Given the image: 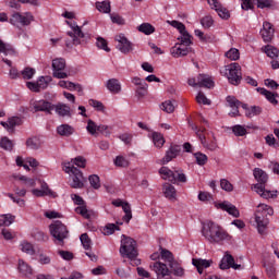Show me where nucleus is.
<instances>
[{"label": "nucleus", "instance_id": "obj_35", "mask_svg": "<svg viewBox=\"0 0 279 279\" xmlns=\"http://www.w3.org/2000/svg\"><path fill=\"white\" fill-rule=\"evenodd\" d=\"M16 219V216L12 214H4L0 216V228L2 226H12V222Z\"/></svg>", "mask_w": 279, "mask_h": 279}, {"label": "nucleus", "instance_id": "obj_3", "mask_svg": "<svg viewBox=\"0 0 279 279\" xmlns=\"http://www.w3.org/2000/svg\"><path fill=\"white\" fill-rule=\"evenodd\" d=\"M151 271H155L158 279L167 278V276H177V278H183L184 268L177 260L171 264H165L161 262H154L150 264Z\"/></svg>", "mask_w": 279, "mask_h": 279}, {"label": "nucleus", "instance_id": "obj_29", "mask_svg": "<svg viewBox=\"0 0 279 279\" xmlns=\"http://www.w3.org/2000/svg\"><path fill=\"white\" fill-rule=\"evenodd\" d=\"M75 132V129L69 124H61L57 128V134L59 136H72V134Z\"/></svg>", "mask_w": 279, "mask_h": 279}, {"label": "nucleus", "instance_id": "obj_5", "mask_svg": "<svg viewBox=\"0 0 279 279\" xmlns=\"http://www.w3.org/2000/svg\"><path fill=\"white\" fill-rule=\"evenodd\" d=\"M227 104L229 108H232V110L229 112V117H239V108H243L245 110V117L248 119H252V117H258L260 112H263V109L258 106H252L251 108L247 107V105L242 104L236 97L234 96H228L227 97Z\"/></svg>", "mask_w": 279, "mask_h": 279}, {"label": "nucleus", "instance_id": "obj_31", "mask_svg": "<svg viewBox=\"0 0 279 279\" xmlns=\"http://www.w3.org/2000/svg\"><path fill=\"white\" fill-rule=\"evenodd\" d=\"M160 256H161V260H163V264L167 265V267H168V265L175 262V259L173 258V253H171L167 248L160 247Z\"/></svg>", "mask_w": 279, "mask_h": 279}, {"label": "nucleus", "instance_id": "obj_36", "mask_svg": "<svg viewBox=\"0 0 279 279\" xmlns=\"http://www.w3.org/2000/svg\"><path fill=\"white\" fill-rule=\"evenodd\" d=\"M0 147L5 151H12L14 149V142L4 136L0 141Z\"/></svg>", "mask_w": 279, "mask_h": 279}, {"label": "nucleus", "instance_id": "obj_60", "mask_svg": "<svg viewBox=\"0 0 279 279\" xmlns=\"http://www.w3.org/2000/svg\"><path fill=\"white\" fill-rule=\"evenodd\" d=\"M216 12L218 16H220V19H223L225 21H228V19H230V11L223 8V5H221Z\"/></svg>", "mask_w": 279, "mask_h": 279}, {"label": "nucleus", "instance_id": "obj_57", "mask_svg": "<svg viewBox=\"0 0 279 279\" xmlns=\"http://www.w3.org/2000/svg\"><path fill=\"white\" fill-rule=\"evenodd\" d=\"M116 230H119V226L114 223H108L104 229V234L110 236V234H114Z\"/></svg>", "mask_w": 279, "mask_h": 279}, {"label": "nucleus", "instance_id": "obj_28", "mask_svg": "<svg viewBox=\"0 0 279 279\" xmlns=\"http://www.w3.org/2000/svg\"><path fill=\"white\" fill-rule=\"evenodd\" d=\"M163 195L167 199H175V195L178 192L175 191V186L170 183H165L162 186Z\"/></svg>", "mask_w": 279, "mask_h": 279}, {"label": "nucleus", "instance_id": "obj_50", "mask_svg": "<svg viewBox=\"0 0 279 279\" xmlns=\"http://www.w3.org/2000/svg\"><path fill=\"white\" fill-rule=\"evenodd\" d=\"M88 180H89V184H90V186H93V189H95V190L101 189V182L99 180V175L92 174V175H89Z\"/></svg>", "mask_w": 279, "mask_h": 279}, {"label": "nucleus", "instance_id": "obj_11", "mask_svg": "<svg viewBox=\"0 0 279 279\" xmlns=\"http://www.w3.org/2000/svg\"><path fill=\"white\" fill-rule=\"evenodd\" d=\"M227 71H229L228 81L233 86H239L243 76L241 75V65L239 63H232L228 66Z\"/></svg>", "mask_w": 279, "mask_h": 279}, {"label": "nucleus", "instance_id": "obj_52", "mask_svg": "<svg viewBox=\"0 0 279 279\" xmlns=\"http://www.w3.org/2000/svg\"><path fill=\"white\" fill-rule=\"evenodd\" d=\"M215 23V21L213 20V16L210 15H206L201 20V25L205 28L208 29L210 27H213V24Z\"/></svg>", "mask_w": 279, "mask_h": 279}, {"label": "nucleus", "instance_id": "obj_18", "mask_svg": "<svg viewBox=\"0 0 279 279\" xmlns=\"http://www.w3.org/2000/svg\"><path fill=\"white\" fill-rule=\"evenodd\" d=\"M116 40L118 43L117 49H119L121 53H130V51H132V43L125 38V35H117Z\"/></svg>", "mask_w": 279, "mask_h": 279}, {"label": "nucleus", "instance_id": "obj_16", "mask_svg": "<svg viewBox=\"0 0 279 279\" xmlns=\"http://www.w3.org/2000/svg\"><path fill=\"white\" fill-rule=\"evenodd\" d=\"M52 110H54L58 117H62V118L68 117L69 119L73 117V111L71 110V106L64 102H58L57 105H52Z\"/></svg>", "mask_w": 279, "mask_h": 279}, {"label": "nucleus", "instance_id": "obj_49", "mask_svg": "<svg viewBox=\"0 0 279 279\" xmlns=\"http://www.w3.org/2000/svg\"><path fill=\"white\" fill-rule=\"evenodd\" d=\"M194 157L196 159L197 165H199L201 167H204V165L208 162V156H206V154L195 153Z\"/></svg>", "mask_w": 279, "mask_h": 279}, {"label": "nucleus", "instance_id": "obj_17", "mask_svg": "<svg viewBox=\"0 0 279 279\" xmlns=\"http://www.w3.org/2000/svg\"><path fill=\"white\" fill-rule=\"evenodd\" d=\"M216 208H220L221 210H225L226 213H228V215H231V217H235L238 219V217H241V213L239 211V208H236V206H234L232 203L230 202H222V203H218L216 204Z\"/></svg>", "mask_w": 279, "mask_h": 279}, {"label": "nucleus", "instance_id": "obj_6", "mask_svg": "<svg viewBox=\"0 0 279 279\" xmlns=\"http://www.w3.org/2000/svg\"><path fill=\"white\" fill-rule=\"evenodd\" d=\"M120 246V254L123 258H129L131 260V265H141V259H136L138 256V251L136 250V242L134 239L122 235Z\"/></svg>", "mask_w": 279, "mask_h": 279}, {"label": "nucleus", "instance_id": "obj_54", "mask_svg": "<svg viewBox=\"0 0 279 279\" xmlns=\"http://www.w3.org/2000/svg\"><path fill=\"white\" fill-rule=\"evenodd\" d=\"M70 162L73 165V167L76 166L80 167L81 169H84V167H86V159H84V157L82 156L72 159Z\"/></svg>", "mask_w": 279, "mask_h": 279}, {"label": "nucleus", "instance_id": "obj_56", "mask_svg": "<svg viewBox=\"0 0 279 279\" xmlns=\"http://www.w3.org/2000/svg\"><path fill=\"white\" fill-rule=\"evenodd\" d=\"M116 167H129L130 161L124 156H117L114 159Z\"/></svg>", "mask_w": 279, "mask_h": 279}, {"label": "nucleus", "instance_id": "obj_42", "mask_svg": "<svg viewBox=\"0 0 279 279\" xmlns=\"http://www.w3.org/2000/svg\"><path fill=\"white\" fill-rule=\"evenodd\" d=\"M234 136H245L247 134V129L241 124H235L231 128Z\"/></svg>", "mask_w": 279, "mask_h": 279}, {"label": "nucleus", "instance_id": "obj_15", "mask_svg": "<svg viewBox=\"0 0 279 279\" xmlns=\"http://www.w3.org/2000/svg\"><path fill=\"white\" fill-rule=\"evenodd\" d=\"M33 108L35 112H46L47 114H51L53 112V104L49 100H37L33 104Z\"/></svg>", "mask_w": 279, "mask_h": 279}, {"label": "nucleus", "instance_id": "obj_45", "mask_svg": "<svg viewBox=\"0 0 279 279\" xmlns=\"http://www.w3.org/2000/svg\"><path fill=\"white\" fill-rule=\"evenodd\" d=\"M161 110H163V112H167L168 114H171V112L175 110V105H173V101L171 100H166L161 104Z\"/></svg>", "mask_w": 279, "mask_h": 279}, {"label": "nucleus", "instance_id": "obj_27", "mask_svg": "<svg viewBox=\"0 0 279 279\" xmlns=\"http://www.w3.org/2000/svg\"><path fill=\"white\" fill-rule=\"evenodd\" d=\"M257 90L258 93H260V95H264V97H266L269 104H272V106H278V99H276V97H278V94L269 92L266 88H258Z\"/></svg>", "mask_w": 279, "mask_h": 279}, {"label": "nucleus", "instance_id": "obj_14", "mask_svg": "<svg viewBox=\"0 0 279 279\" xmlns=\"http://www.w3.org/2000/svg\"><path fill=\"white\" fill-rule=\"evenodd\" d=\"M180 151H182V146L178 144H171L161 160V165H168V162H171L173 158H178L180 156Z\"/></svg>", "mask_w": 279, "mask_h": 279}, {"label": "nucleus", "instance_id": "obj_62", "mask_svg": "<svg viewBox=\"0 0 279 279\" xmlns=\"http://www.w3.org/2000/svg\"><path fill=\"white\" fill-rule=\"evenodd\" d=\"M33 236H34V239H36V241H48V239H49V236L40 230H35L33 232Z\"/></svg>", "mask_w": 279, "mask_h": 279}, {"label": "nucleus", "instance_id": "obj_7", "mask_svg": "<svg viewBox=\"0 0 279 279\" xmlns=\"http://www.w3.org/2000/svg\"><path fill=\"white\" fill-rule=\"evenodd\" d=\"M159 175H161L162 180H168L172 184H175V182H180L181 184H186L187 179L186 174H184V171L182 170H171L169 167H161L159 169Z\"/></svg>", "mask_w": 279, "mask_h": 279}, {"label": "nucleus", "instance_id": "obj_64", "mask_svg": "<svg viewBox=\"0 0 279 279\" xmlns=\"http://www.w3.org/2000/svg\"><path fill=\"white\" fill-rule=\"evenodd\" d=\"M278 49L271 47V46H266L265 47V53L266 56H268V58H272V60L276 58L277 53H278Z\"/></svg>", "mask_w": 279, "mask_h": 279}, {"label": "nucleus", "instance_id": "obj_37", "mask_svg": "<svg viewBox=\"0 0 279 279\" xmlns=\"http://www.w3.org/2000/svg\"><path fill=\"white\" fill-rule=\"evenodd\" d=\"M153 143L155 147H162L165 145V136L162 133L153 132Z\"/></svg>", "mask_w": 279, "mask_h": 279}, {"label": "nucleus", "instance_id": "obj_47", "mask_svg": "<svg viewBox=\"0 0 279 279\" xmlns=\"http://www.w3.org/2000/svg\"><path fill=\"white\" fill-rule=\"evenodd\" d=\"M96 47H98V49H102L104 51L110 52V48L108 47V41L106 39H104V37H97L96 39Z\"/></svg>", "mask_w": 279, "mask_h": 279}, {"label": "nucleus", "instance_id": "obj_34", "mask_svg": "<svg viewBox=\"0 0 279 279\" xmlns=\"http://www.w3.org/2000/svg\"><path fill=\"white\" fill-rule=\"evenodd\" d=\"M138 32L142 34H145L146 36H150V34H154L156 32V27L149 23H143L137 27Z\"/></svg>", "mask_w": 279, "mask_h": 279}, {"label": "nucleus", "instance_id": "obj_26", "mask_svg": "<svg viewBox=\"0 0 279 279\" xmlns=\"http://www.w3.org/2000/svg\"><path fill=\"white\" fill-rule=\"evenodd\" d=\"M106 87L108 90H110L114 95H118V93H121V83L117 78L108 80L106 83Z\"/></svg>", "mask_w": 279, "mask_h": 279}, {"label": "nucleus", "instance_id": "obj_10", "mask_svg": "<svg viewBox=\"0 0 279 279\" xmlns=\"http://www.w3.org/2000/svg\"><path fill=\"white\" fill-rule=\"evenodd\" d=\"M62 165L63 171L65 173H71L72 175H74L72 184L73 189H82V186H84V183H82V171L74 167L71 162H63Z\"/></svg>", "mask_w": 279, "mask_h": 279}, {"label": "nucleus", "instance_id": "obj_46", "mask_svg": "<svg viewBox=\"0 0 279 279\" xmlns=\"http://www.w3.org/2000/svg\"><path fill=\"white\" fill-rule=\"evenodd\" d=\"M80 239L84 250H90V245H93V242L90 241L88 233L81 234Z\"/></svg>", "mask_w": 279, "mask_h": 279}, {"label": "nucleus", "instance_id": "obj_55", "mask_svg": "<svg viewBox=\"0 0 279 279\" xmlns=\"http://www.w3.org/2000/svg\"><path fill=\"white\" fill-rule=\"evenodd\" d=\"M226 58H228L229 60H239L240 58L239 49L231 48L229 51L226 52Z\"/></svg>", "mask_w": 279, "mask_h": 279}, {"label": "nucleus", "instance_id": "obj_33", "mask_svg": "<svg viewBox=\"0 0 279 279\" xmlns=\"http://www.w3.org/2000/svg\"><path fill=\"white\" fill-rule=\"evenodd\" d=\"M13 178H14V180H19L20 182H22L28 189H32V187L36 186V180H34L32 178H27V177L22 175V174H15V175H13Z\"/></svg>", "mask_w": 279, "mask_h": 279}, {"label": "nucleus", "instance_id": "obj_23", "mask_svg": "<svg viewBox=\"0 0 279 279\" xmlns=\"http://www.w3.org/2000/svg\"><path fill=\"white\" fill-rule=\"evenodd\" d=\"M207 132L206 129L203 130H198L196 132V135L198 136L202 145H204V147H207L210 149V151H215V149H217V144L215 142H211V144L208 145V141H206V136H207Z\"/></svg>", "mask_w": 279, "mask_h": 279}, {"label": "nucleus", "instance_id": "obj_12", "mask_svg": "<svg viewBox=\"0 0 279 279\" xmlns=\"http://www.w3.org/2000/svg\"><path fill=\"white\" fill-rule=\"evenodd\" d=\"M189 86H198L199 88H213L215 86V82L208 77L206 74H199L197 78H189Z\"/></svg>", "mask_w": 279, "mask_h": 279}, {"label": "nucleus", "instance_id": "obj_20", "mask_svg": "<svg viewBox=\"0 0 279 279\" xmlns=\"http://www.w3.org/2000/svg\"><path fill=\"white\" fill-rule=\"evenodd\" d=\"M260 36L264 43H271V39L274 38V26H271V23L264 22L263 29H260Z\"/></svg>", "mask_w": 279, "mask_h": 279}, {"label": "nucleus", "instance_id": "obj_53", "mask_svg": "<svg viewBox=\"0 0 279 279\" xmlns=\"http://www.w3.org/2000/svg\"><path fill=\"white\" fill-rule=\"evenodd\" d=\"M220 186L222 191H227V193H232V191H234V185H232V183H230V181L227 179H222L220 181Z\"/></svg>", "mask_w": 279, "mask_h": 279}, {"label": "nucleus", "instance_id": "obj_24", "mask_svg": "<svg viewBox=\"0 0 279 279\" xmlns=\"http://www.w3.org/2000/svg\"><path fill=\"white\" fill-rule=\"evenodd\" d=\"M20 124H21V118L19 117L10 118L8 122H1V125L4 126V129L8 130L10 134H14V129L16 128V125H20Z\"/></svg>", "mask_w": 279, "mask_h": 279}, {"label": "nucleus", "instance_id": "obj_25", "mask_svg": "<svg viewBox=\"0 0 279 279\" xmlns=\"http://www.w3.org/2000/svg\"><path fill=\"white\" fill-rule=\"evenodd\" d=\"M171 56L173 58L189 56V46H184L183 44L175 45L173 48H171Z\"/></svg>", "mask_w": 279, "mask_h": 279}, {"label": "nucleus", "instance_id": "obj_43", "mask_svg": "<svg viewBox=\"0 0 279 279\" xmlns=\"http://www.w3.org/2000/svg\"><path fill=\"white\" fill-rule=\"evenodd\" d=\"M50 82H51V76H40L37 81L39 90H45V88L49 86Z\"/></svg>", "mask_w": 279, "mask_h": 279}, {"label": "nucleus", "instance_id": "obj_48", "mask_svg": "<svg viewBox=\"0 0 279 279\" xmlns=\"http://www.w3.org/2000/svg\"><path fill=\"white\" fill-rule=\"evenodd\" d=\"M191 35L189 34V32H183L181 33V37L179 38V40H181V45H184L185 47H190L193 41H191Z\"/></svg>", "mask_w": 279, "mask_h": 279}, {"label": "nucleus", "instance_id": "obj_1", "mask_svg": "<svg viewBox=\"0 0 279 279\" xmlns=\"http://www.w3.org/2000/svg\"><path fill=\"white\" fill-rule=\"evenodd\" d=\"M202 226V234L209 243L221 244L232 239V235L215 221L206 220Z\"/></svg>", "mask_w": 279, "mask_h": 279}, {"label": "nucleus", "instance_id": "obj_41", "mask_svg": "<svg viewBox=\"0 0 279 279\" xmlns=\"http://www.w3.org/2000/svg\"><path fill=\"white\" fill-rule=\"evenodd\" d=\"M68 36H70L71 41L66 40L65 41V47H71L72 45H80V36H77V34H75V32H68Z\"/></svg>", "mask_w": 279, "mask_h": 279}, {"label": "nucleus", "instance_id": "obj_58", "mask_svg": "<svg viewBox=\"0 0 279 279\" xmlns=\"http://www.w3.org/2000/svg\"><path fill=\"white\" fill-rule=\"evenodd\" d=\"M135 94L140 99H143V97L147 95V83H143L142 86L137 87L135 89Z\"/></svg>", "mask_w": 279, "mask_h": 279}, {"label": "nucleus", "instance_id": "obj_63", "mask_svg": "<svg viewBox=\"0 0 279 279\" xmlns=\"http://www.w3.org/2000/svg\"><path fill=\"white\" fill-rule=\"evenodd\" d=\"M197 104H203L204 106H210V100L206 98L204 93L199 92L196 96Z\"/></svg>", "mask_w": 279, "mask_h": 279}, {"label": "nucleus", "instance_id": "obj_30", "mask_svg": "<svg viewBox=\"0 0 279 279\" xmlns=\"http://www.w3.org/2000/svg\"><path fill=\"white\" fill-rule=\"evenodd\" d=\"M0 53H3V56H16V50L12 45L5 44L0 39Z\"/></svg>", "mask_w": 279, "mask_h": 279}, {"label": "nucleus", "instance_id": "obj_61", "mask_svg": "<svg viewBox=\"0 0 279 279\" xmlns=\"http://www.w3.org/2000/svg\"><path fill=\"white\" fill-rule=\"evenodd\" d=\"M257 8L265 10V8H274V0H257Z\"/></svg>", "mask_w": 279, "mask_h": 279}, {"label": "nucleus", "instance_id": "obj_8", "mask_svg": "<svg viewBox=\"0 0 279 279\" xmlns=\"http://www.w3.org/2000/svg\"><path fill=\"white\" fill-rule=\"evenodd\" d=\"M50 234L53 236L56 245H64V239H69V229L62 221L57 220L50 225Z\"/></svg>", "mask_w": 279, "mask_h": 279}, {"label": "nucleus", "instance_id": "obj_38", "mask_svg": "<svg viewBox=\"0 0 279 279\" xmlns=\"http://www.w3.org/2000/svg\"><path fill=\"white\" fill-rule=\"evenodd\" d=\"M65 23L71 27L72 32L78 36V38H84V32H82V28L77 25V22H70L65 21Z\"/></svg>", "mask_w": 279, "mask_h": 279}, {"label": "nucleus", "instance_id": "obj_59", "mask_svg": "<svg viewBox=\"0 0 279 279\" xmlns=\"http://www.w3.org/2000/svg\"><path fill=\"white\" fill-rule=\"evenodd\" d=\"M97 128L98 125L95 123V121L93 120L87 121L86 130L89 134H92V136H95V134H97Z\"/></svg>", "mask_w": 279, "mask_h": 279}, {"label": "nucleus", "instance_id": "obj_44", "mask_svg": "<svg viewBox=\"0 0 279 279\" xmlns=\"http://www.w3.org/2000/svg\"><path fill=\"white\" fill-rule=\"evenodd\" d=\"M34 75H36V69H33V68H25L21 72V77H23V80H32Z\"/></svg>", "mask_w": 279, "mask_h": 279}, {"label": "nucleus", "instance_id": "obj_51", "mask_svg": "<svg viewBox=\"0 0 279 279\" xmlns=\"http://www.w3.org/2000/svg\"><path fill=\"white\" fill-rule=\"evenodd\" d=\"M88 104H89V106H92V108H95V110H97L98 112H104V110H106L104 102H101L99 100L89 99Z\"/></svg>", "mask_w": 279, "mask_h": 279}, {"label": "nucleus", "instance_id": "obj_21", "mask_svg": "<svg viewBox=\"0 0 279 279\" xmlns=\"http://www.w3.org/2000/svg\"><path fill=\"white\" fill-rule=\"evenodd\" d=\"M192 264L196 267L198 274H204L205 269H208L213 265V259L193 258Z\"/></svg>", "mask_w": 279, "mask_h": 279}, {"label": "nucleus", "instance_id": "obj_9", "mask_svg": "<svg viewBox=\"0 0 279 279\" xmlns=\"http://www.w3.org/2000/svg\"><path fill=\"white\" fill-rule=\"evenodd\" d=\"M32 21H34V15H32L31 12H25L23 14L14 12L10 17L9 23L14 27H26L27 25H32Z\"/></svg>", "mask_w": 279, "mask_h": 279}, {"label": "nucleus", "instance_id": "obj_40", "mask_svg": "<svg viewBox=\"0 0 279 279\" xmlns=\"http://www.w3.org/2000/svg\"><path fill=\"white\" fill-rule=\"evenodd\" d=\"M21 250L25 254H28L29 256H34L36 254V251L34 250V245L29 242H23L21 244Z\"/></svg>", "mask_w": 279, "mask_h": 279}, {"label": "nucleus", "instance_id": "obj_32", "mask_svg": "<svg viewBox=\"0 0 279 279\" xmlns=\"http://www.w3.org/2000/svg\"><path fill=\"white\" fill-rule=\"evenodd\" d=\"M26 147L28 149H40V147H43V142L36 137V136H33V137H29L26 140Z\"/></svg>", "mask_w": 279, "mask_h": 279}, {"label": "nucleus", "instance_id": "obj_39", "mask_svg": "<svg viewBox=\"0 0 279 279\" xmlns=\"http://www.w3.org/2000/svg\"><path fill=\"white\" fill-rule=\"evenodd\" d=\"M96 9L104 14H110V1L96 2Z\"/></svg>", "mask_w": 279, "mask_h": 279}, {"label": "nucleus", "instance_id": "obj_4", "mask_svg": "<svg viewBox=\"0 0 279 279\" xmlns=\"http://www.w3.org/2000/svg\"><path fill=\"white\" fill-rule=\"evenodd\" d=\"M274 216V207L267 204H259L255 211V223L257 225V232L262 236L267 234V228L269 226V218Z\"/></svg>", "mask_w": 279, "mask_h": 279}, {"label": "nucleus", "instance_id": "obj_22", "mask_svg": "<svg viewBox=\"0 0 279 279\" xmlns=\"http://www.w3.org/2000/svg\"><path fill=\"white\" fill-rule=\"evenodd\" d=\"M17 269H19L20 274L22 276H24L25 278H32V276H34V269H32V266H29L23 259L19 260Z\"/></svg>", "mask_w": 279, "mask_h": 279}, {"label": "nucleus", "instance_id": "obj_13", "mask_svg": "<svg viewBox=\"0 0 279 279\" xmlns=\"http://www.w3.org/2000/svg\"><path fill=\"white\" fill-rule=\"evenodd\" d=\"M66 68V61L62 58L52 60V71H53V77H57V80H66L69 77V74L64 71Z\"/></svg>", "mask_w": 279, "mask_h": 279}, {"label": "nucleus", "instance_id": "obj_19", "mask_svg": "<svg viewBox=\"0 0 279 279\" xmlns=\"http://www.w3.org/2000/svg\"><path fill=\"white\" fill-rule=\"evenodd\" d=\"M220 269H242L241 265L234 263V257L230 254H226L219 264Z\"/></svg>", "mask_w": 279, "mask_h": 279}, {"label": "nucleus", "instance_id": "obj_2", "mask_svg": "<svg viewBox=\"0 0 279 279\" xmlns=\"http://www.w3.org/2000/svg\"><path fill=\"white\" fill-rule=\"evenodd\" d=\"M253 175L257 183L254 184L252 189L259 195V197H263V199H276L278 197V191L267 190L269 174H267L265 170L255 168L253 170Z\"/></svg>", "mask_w": 279, "mask_h": 279}]
</instances>
